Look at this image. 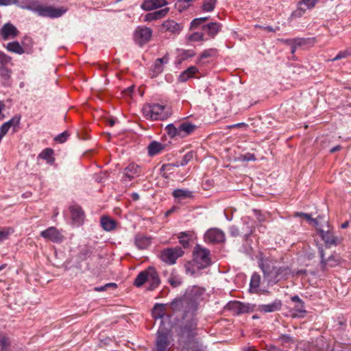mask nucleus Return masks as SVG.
I'll list each match as a JSON object with an SVG mask.
<instances>
[{"label":"nucleus","mask_w":351,"mask_h":351,"mask_svg":"<svg viewBox=\"0 0 351 351\" xmlns=\"http://www.w3.org/2000/svg\"><path fill=\"white\" fill-rule=\"evenodd\" d=\"M204 291L197 286L188 287L183 296L175 298L170 302V308L175 312L182 311V319L187 322L180 327L178 333L180 340L183 341H190L196 335L195 312Z\"/></svg>","instance_id":"nucleus-1"},{"label":"nucleus","mask_w":351,"mask_h":351,"mask_svg":"<svg viewBox=\"0 0 351 351\" xmlns=\"http://www.w3.org/2000/svg\"><path fill=\"white\" fill-rule=\"evenodd\" d=\"M145 282L149 283L147 288L149 291L154 290L160 285V280L158 274L154 267H149L141 271L135 278L134 285L136 287H141Z\"/></svg>","instance_id":"nucleus-2"},{"label":"nucleus","mask_w":351,"mask_h":351,"mask_svg":"<svg viewBox=\"0 0 351 351\" xmlns=\"http://www.w3.org/2000/svg\"><path fill=\"white\" fill-rule=\"evenodd\" d=\"M143 116L150 120H165L171 114V108L168 106L158 104H148L142 109Z\"/></svg>","instance_id":"nucleus-3"},{"label":"nucleus","mask_w":351,"mask_h":351,"mask_svg":"<svg viewBox=\"0 0 351 351\" xmlns=\"http://www.w3.org/2000/svg\"><path fill=\"white\" fill-rule=\"evenodd\" d=\"M276 263V261L268 258L259 260L258 265L263 272L264 280L268 284L274 285L279 280L278 276L281 268H278Z\"/></svg>","instance_id":"nucleus-4"},{"label":"nucleus","mask_w":351,"mask_h":351,"mask_svg":"<svg viewBox=\"0 0 351 351\" xmlns=\"http://www.w3.org/2000/svg\"><path fill=\"white\" fill-rule=\"evenodd\" d=\"M210 252L206 248L197 245L193 252V262L196 265L197 269H204L209 266L211 263L210 259Z\"/></svg>","instance_id":"nucleus-5"},{"label":"nucleus","mask_w":351,"mask_h":351,"mask_svg":"<svg viewBox=\"0 0 351 351\" xmlns=\"http://www.w3.org/2000/svg\"><path fill=\"white\" fill-rule=\"evenodd\" d=\"M184 251L181 247L176 246L175 247H167L162 250L160 254V258L167 265H172L176 263L178 258L182 256Z\"/></svg>","instance_id":"nucleus-6"},{"label":"nucleus","mask_w":351,"mask_h":351,"mask_svg":"<svg viewBox=\"0 0 351 351\" xmlns=\"http://www.w3.org/2000/svg\"><path fill=\"white\" fill-rule=\"evenodd\" d=\"M40 236L44 239L53 243H61L64 239V235L62 230H58L56 227L51 226L40 232Z\"/></svg>","instance_id":"nucleus-7"},{"label":"nucleus","mask_w":351,"mask_h":351,"mask_svg":"<svg viewBox=\"0 0 351 351\" xmlns=\"http://www.w3.org/2000/svg\"><path fill=\"white\" fill-rule=\"evenodd\" d=\"M152 36V30L147 27H138L134 34V39L136 43L140 46L148 43Z\"/></svg>","instance_id":"nucleus-8"},{"label":"nucleus","mask_w":351,"mask_h":351,"mask_svg":"<svg viewBox=\"0 0 351 351\" xmlns=\"http://www.w3.org/2000/svg\"><path fill=\"white\" fill-rule=\"evenodd\" d=\"M228 307L234 313L239 315L253 312L255 308V305L250 303H243L239 301H233L228 304Z\"/></svg>","instance_id":"nucleus-9"},{"label":"nucleus","mask_w":351,"mask_h":351,"mask_svg":"<svg viewBox=\"0 0 351 351\" xmlns=\"http://www.w3.org/2000/svg\"><path fill=\"white\" fill-rule=\"evenodd\" d=\"M204 238L207 242L219 243L225 241V234L218 228H210L206 232Z\"/></svg>","instance_id":"nucleus-10"},{"label":"nucleus","mask_w":351,"mask_h":351,"mask_svg":"<svg viewBox=\"0 0 351 351\" xmlns=\"http://www.w3.org/2000/svg\"><path fill=\"white\" fill-rule=\"evenodd\" d=\"M316 4L314 0H301L298 3L297 9L292 12L291 16L300 18L305 13L306 10L313 9Z\"/></svg>","instance_id":"nucleus-11"},{"label":"nucleus","mask_w":351,"mask_h":351,"mask_svg":"<svg viewBox=\"0 0 351 351\" xmlns=\"http://www.w3.org/2000/svg\"><path fill=\"white\" fill-rule=\"evenodd\" d=\"M37 10L40 16L50 18L60 17L66 12V10L63 8H55L51 6L39 7Z\"/></svg>","instance_id":"nucleus-12"},{"label":"nucleus","mask_w":351,"mask_h":351,"mask_svg":"<svg viewBox=\"0 0 351 351\" xmlns=\"http://www.w3.org/2000/svg\"><path fill=\"white\" fill-rule=\"evenodd\" d=\"M70 212L73 224L75 226L82 225L85 215L82 208L79 206H72L70 207Z\"/></svg>","instance_id":"nucleus-13"},{"label":"nucleus","mask_w":351,"mask_h":351,"mask_svg":"<svg viewBox=\"0 0 351 351\" xmlns=\"http://www.w3.org/2000/svg\"><path fill=\"white\" fill-rule=\"evenodd\" d=\"M19 34L17 29L11 23L5 24L0 29V34L3 40L15 38Z\"/></svg>","instance_id":"nucleus-14"},{"label":"nucleus","mask_w":351,"mask_h":351,"mask_svg":"<svg viewBox=\"0 0 351 351\" xmlns=\"http://www.w3.org/2000/svg\"><path fill=\"white\" fill-rule=\"evenodd\" d=\"M169 343L167 334L158 332L156 342V351H168Z\"/></svg>","instance_id":"nucleus-15"},{"label":"nucleus","mask_w":351,"mask_h":351,"mask_svg":"<svg viewBox=\"0 0 351 351\" xmlns=\"http://www.w3.org/2000/svg\"><path fill=\"white\" fill-rule=\"evenodd\" d=\"M197 125L189 121H184L178 126V136L184 138L188 135L192 134L196 129Z\"/></svg>","instance_id":"nucleus-16"},{"label":"nucleus","mask_w":351,"mask_h":351,"mask_svg":"<svg viewBox=\"0 0 351 351\" xmlns=\"http://www.w3.org/2000/svg\"><path fill=\"white\" fill-rule=\"evenodd\" d=\"M319 234L326 243V246H330L331 245H337V237L333 234L329 229L324 230L320 226L317 228Z\"/></svg>","instance_id":"nucleus-17"},{"label":"nucleus","mask_w":351,"mask_h":351,"mask_svg":"<svg viewBox=\"0 0 351 351\" xmlns=\"http://www.w3.org/2000/svg\"><path fill=\"white\" fill-rule=\"evenodd\" d=\"M167 4L166 0H145L141 5V8L145 11H150Z\"/></svg>","instance_id":"nucleus-18"},{"label":"nucleus","mask_w":351,"mask_h":351,"mask_svg":"<svg viewBox=\"0 0 351 351\" xmlns=\"http://www.w3.org/2000/svg\"><path fill=\"white\" fill-rule=\"evenodd\" d=\"M281 301L276 300L270 304L259 305L258 307V311L264 313H272L279 311L281 308Z\"/></svg>","instance_id":"nucleus-19"},{"label":"nucleus","mask_w":351,"mask_h":351,"mask_svg":"<svg viewBox=\"0 0 351 351\" xmlns=\"http://www.w3.org/2000/svg\"><path fill=\"white\" fill-rule=\"evenodd\" d=\"M162 27L167 32L173 34H178L182 30V26L174 21L173 20H167L163 22Z\"/></svg>","instance_id":"nucleus-20"},{"label":"nucleus","mask_w":351,"mask_h":351,"mask_svg":"<svg viewBox=\"0 0 351 351\" xmlns=\"http://www.w3.org/2000/svg\"><path fill=\"white\" fill-rule=\"evenodd\" d=\"M221 24L212 22L203 25L202 29L211 38H214L221 29Z\"/></svg>","instance_id":"nucleus-21"},{"label":"nucleus","mask_w":351,"mask_h":351,"mask_svg":"<svg viewBox=\"0 0 351 351\" xmlns=\"http://www.w3.org/2000/svg\"><path fill=\"white\" fill-rule=\"evenodd\" d=\"M195 54V51L192 49H178L176 63L180 64L183 61L189 58L193 57Z\"/></svg>","instance_id":"nucleus-22"},{"label":"nucleus","mask_w":351,"mask_h":351,"mask_svg":"<svg viewBox=\"0 0 351 351\" xmlns=\"http://www.w3.org/2000/svg\"><path fill=\"white\" fill-rule=\"evenodd\" d=\"M169 9L168 8H165L153 12H149L145 16L144 21H152L158 20L165 16L168 13Z\"/></svg>","instance_id":"nucleus-23"},{"label":"nucleus","mask_w":351,"mask_h":351,"mask_svg":"<svg viewBox=\"0 0 351 351\" xmlns=\"http://www.w3.org/2000/svg\"><path fill=\"white\" fill-rule=\"evenodd\" d=\"M100 223L102 228L107 232L114 230L117 226L116 221L108 216L101 217Z\"/></svg>","instance_id":"nucleus-24"},{"label":"nucleus","mask_w":351,"mask_h":351,"mask_svg":"<svg viewBox=\"0 0 351 351\" xmlns=\"http://www.w3.org/2000/svg\"><path fill=\"white\" fill-rule=\"evenodd\" d=\"M151 244L149 237L143 234H138L135 237V245L139 250L147 249Z\"/></svg>","instance_id":"nucleus-25"},{"label":"nucleus","mask_w":351,"mask_h":351,"mask_svg":"<svg viewBox=\"0 0 351 351\" xmlns=\"http://www.w3.org/2000/svg\"><path fill=\"white\" fill-rule=\"evenodd\" d=\"M169 57L168 55H165L163 58H158L156 60L154 64L152 67V71L154 73V75H158L159 73H162L163 71V66L162 65L164 64H167L169 62Z\"/></svg>","instance_id":"nucleus-26"},{"label":"nucleus","mask_w":351,"mask_h":351,"mask_svg":"<svg viewBox=\"0 0 351 351\" xmlns=\"http://www.w3.org/2000/svg\"><path fill=\"white\" fill-rule=\"evenodd\" d=\"M170 303L167 304L169 307ZM167 304H156L152 309V317L155 319H162L165 315V306Z\"/></svg>","instance_id":"nucleus-27"},{"label":"nucleus","mask_w":351,"mask_h":351,"mask_svg":"<svg viewBox=\"0 0 351 351\" xmlns=\"http://www.w3.org/2000/svg\"><path fill=\"white\" fill-rule=\"evenodd\" d=\"M198 72V69L195 66H191L181 73L179 76V81L186 82L189 79L193 77L195 73Z\"/></svg>","instance_id":"nucleus-28"},{"label":"nucleus","mask_w":351,"mask_h":351,"mask_svg":"<svg viewBox=\"0 0 351 351\" xmlns=\"http://www.w3.org/2000/svg\"><path fill=\"white\" fill-rule=\"evenodd\" d=\"M12 71L7 67L2 66L0 67V77L1 83L3 86H10Z\"/></svg>","instance_id":"nucleus-29"},{"label":"nucleus","mask_w":351,"mask_h":351,"mask_svg":"<svg viewBox=\"0 0 351 351\" xmlns=\"http://www.w3.org/2000/svg\"><path fill=\"white\" fill-rule=\"evenodd\" d=\"M178 239L184 248H188L191 245L192 234L190 232H182L178 234Z\"/></svg>","instance_id":"nucleus-30"},{"label":"nucleus","mask_w":351,"mask_h":351,"mask_svg":"<svg viewBox=\"0 0 351 351\" xmlns=\"http://www.w3.org/2000/svg\"><path fill=\"white\" fill-rule=\"evenodd\" d=\"M173 196L178 201L184 200L193 197L192 192L186 189H176L173 192Z\"/></svg>","instance_id":"nucleus-31"},{"label":"nucleus","mask_w":351,"mask_h":351,"mask_svg":"<svg viewBox=\"0 0 351 351\" xmlns=\"http://www.w3.org/2000/svg\"><path fill=\"white\" fill-rule=\"evenodd\" d=\"M138 169L139 167L137 165L133 163L130 164L125 169L124 175L129 179V180H131L138 173Z\"/></svg>","instance_id":"nucleus-32"},{"label":"nucleus","mask_w":351,"mask_h":351,"mask_svg":"<svg viewBox=\"0 0 351 351\" xmlns=\"http://www.w3.org/2000/svg\"><path fill=\"white\" fill-rule=\"evenodd\" d=\"M164 147L162 143L157 141H152L148 146V154L150 156H155L160 153Z\"/></svg>","instance_id":"nucleus-33"},{"label":"nucleus","mask_w":351,"mask_h":351,"mask_svg":"<svg viewBox=\"0 0 351 351\" xmlns=\"http://www.w3.org/2000/svg\"><path fill=\"white\" fill-rule=\"evenodd\" d=\"M53 151L52 149L47 148L44 149L39 155L38 158H40L45 160L48 164L52 165L54 162V158L53 156Z\"/></svg>","instance_id":"nucleus-34"},{"label":"nucleus","mask_w":351,"mask_h":351,"mask_svg":"<svg viewBox=\"0 0 351 351\" xmlns=\"http://www.w3.org/2000/svg\"><path fill=\"white\" fill-rule=\"evenodd\" d=\"M6 48L9 51L16 53L17 54H23L25 52L23 47L19 42L16 41L8 43Z\"/></svg>","instance_id":"nucleus-35"},{"label":"nucleus","mask_w":351,"mask_h":351,"mask_svg":"<svg viewBox=\"0 0 351 351\" xmlns=\"http://www.w3.org/2000/svg\"><path fill=\"white\" fill-rule=\"evenodd\" d=\"M217 0H205L202 3V9L204 12H212L216 5Z\"/></svg>","instance_id":"nucleus-36"},{"label":"nucleus","mask_w":351,"mask_h":351,"mask_svg":"<svg viewBox=\"0 0 351 351\" xmlns=\"http://www.w3.org/2000/svg\"><path fill=\"white\" fill-rule=\"evenodd\" d=\"M10 341L5 335H0V351H10Z\"/></svg>","instance_id":"nucleus-37"},{"label":"nucleus","mask_w":351,"mask_h":351,"mask_svg":"<svg viewBox=\"0 0 351 351\" xmlns=\"http://www.w3.org/2000/svg\"><path fill=\"white\" fill-rule=\"evenodd\" d=\"M168 282L173 287H177L181 285L182 282L181 278L174 273L171 274L168 278Z\"/></svg>","instance_id":"nucleus-38"},{"label":"nucleus","mask_w":351,"mask_h":351,"mask_svg":"<svg viewBox=\"0 0 351 351\" xmlns=\"http://www.w3.org/2000/svg\"><path fill=\"white\" fill-rule=\"evenodd\" d=\"M319 254H320L321 264H322V267L324 268H325L328 265H329L330 267L333 266V264L330 263V262L333 260L332 257L330 256L327 259H325L324 250L322 247H319Z\"/></svg>","instance_id":"nucleus-39"},{"label":"nucleus","mask_w":351,"mask_h":351,"mask_svg":"<svg viewBox=\"0 0 351 351\" xmlns=\"http://www.w3.org/2000/svg\"><path fill=\"white\" fill-rule=\"evenodd\" d=\"M191 1L189 0H178L176 3V8L179 12H182L191 6Z\"/></svg>","instance_id":"nucleus-40"},{"label":"nucleus","mask_w":351,"mask_h":351,"mask_svg":"<svg viewBox=\"0 0 351 351\" xmlns=\"http://www.w3.org/2000/svg\"><path fill=\"white\" fill-rule=\"evenodd\" d=\"M261 282V276L258 274H254L252 276L251 281H250V289H256Z\"/></svg>","instance_id":"nucleus-41"},{"label":"nucleus","mask_w":351,"mask_h":351,"mask_svg":"<svg viewBox=\"0 0 351 351\" xmlns=\"http://www.w3.org/2000/svg\"><path fill=\"white\" fill-rule=\"evenodd\" d=\"M165 130L168 135L171 138L178 136V127H176L172 123L167 125L165 128Z\"/></svg>","instance_id":"nucleus-42"},{"label":"nucleus","mask_w":351,"mask_h":351,"mask_svg":"<svg viewBox=\"0 0 351 351\" xmlns=\"http://www.w3.org/2000/svg\"><path fill=\"white\" fill-rule=\"evenodd\" d=\"M216 49H206L204 50L200 55L199 56V58L197 61V63H199L200 61L202 60V59H205V58H210V57H212V56H214L215 54H216Z\"/></svg>","instance_id":"nucleus-43"},{"label":"nucleus","mask_w":351,"mask_h":351,"mask_svg":"<svg viewBox=\"0 0 351 351\" xmlns=\"http://www.w3.org/2000/svg\"><path fill=\"white\" fill-rule=\"evenodd\" d=\"M13 232V230L10 228H0V243L7 239L8 237Z\"/></svg>","instance_id":"nucleus-44"},{"label":"nucleus","mask_w":351,"mask_h":351,"mask_svg":"<svg viewBox=\"0 0 351 351\" xmlns=\"http://www.w3.org/2000/svg\"><path fill=\"white\" fill-rule=\"evenodd\" d=\"M350 56H351V47L346 49L344 51H339L338 53V54L334 58H332L331 60L336 61V60H340L342 58H346Z\"/></svg>","instance_id":"nucleus-45"},{"label":"nucleus","mask_w":351,"mask_h":351,"mask_svg":"<svg viewBox=\"0 0 351 351\" xmlns=\"http://www.w3.org/2000/svg\"><path fill=\"white\" fill-rule=\"evenodd\" d=\"M296 215L298 216H303L307 220L313 222L315 224V226L317 227V228H318V227L319 226V219H321L319 217H318L317 219H313L311 217L310 215L304 213H298Z\"/></svg>","instance_id":"nucleus-46"},{"label":"nucleus","mask_w":351,"mask_h":351,"mask_svg":"<svg viewBox=\"0 0 351 351\" xmlns=\"http://www.w3.org/2000/svg\"><path fill=\"white\" fill-rule=\"evenodd\" d=\"M188 39L193 42L202 41L204 40V34L200 32H195L189 35Z\"/></svg>","instance_id":"nucleus-47"},{"label":"nucleus","mask_w":351,"mask_h":351,"mask_svg":"<svg viewBox=\"0 0 351 351\" xmlns=\"http://www.w3.org/2000/svg\"><path fill=\"white\" fill-rule=\"evenodd\" d=\"M20 120H21V117L16 115L14 117H12L10 120L5 122V123L8 124L7 125L9 126V128H10V127H12V126H13V127L17 126L20 123Z\"/></svg>","instance_id":"nucleus-48"},{"label":"nucleus","mask_w":351,"mask_h":351,"mask_svg":"<svg viewBox=\"0 0 351 351\" xmlns=\"http://www.w3.org/2000/svg\"><path fill=\"white\" fill-rule=\"evenodd\" d=\"M186 268V273L188 275L190 276H195V268H197L196 265L195 263L193 264L188 263L185 265Z\"/></svg>","instance_id":"nucleus-49"},{"label":"nucleus","mask_w":351,"mask_h":351,"mask_svg":"<svg viewBox=\"0 0 351 351\" xmlns=\"http://www.w3.org/2000/svg\"><path fill=\"white\" fill-rule=\"evenodd\" d=\"M193 154L191 152L186 154L180 161L181 166H185L193 158Z\"/></svg>","instance_id":"nucleus-50"},{"label":"nucleus","mask_w":351,"mask_h":351,"mask_svg":"<svg viewBox=\"0 0 351 351\" xmlns=\"http://www.w3.org/2000/svg\"><path fill=\"white\" fill-rule=\"evenodd\" d=\"M11 61V58L3 52H0V64L3 66Z\"/></svg>","instance_id":"nucleus-51"},{"label":"nucleus","mask_w":351,"mask_h":351,"mask_svg":"<svg viewBox=\"0 0 351 351\" xmlns=\"http://www.w3.org/2000/svg\"><path fill=\"white\" fill-rule=\"evenodd\" d=\"M279 339L281 341L282 343H293L294 341L291 336L287 335H282Z\"/></svg>","instance_id":"nucleus-52"},{"label":"nucleus","mask_w":351,"mask_h":351,"mask_svg":"<svg viewBox=\"0 0 351 351\" xmlns=\"http://www.w3.org/2000/svg\"><path fill=\"white\" fill-rule=\"evenodd\" d=\"M69 136V134L66 132H64L61 133L60 134L58 135L56 137H55V141H58L59 143H64L66 141L67 138Z\"/></svg>","instance_id":"nucleus-53"},{"label":"nucleus","mask_w":351,"mask_h":351,"mask_svg":"<svg viewBox=\"0 0 351 351\" xmlns=\"http://www.w3.org/2000/svg\"><path fill=\"white\" fill-rule=\"evenodd\" d=\"M241 160L243 161H251V160L254 161L256 160V157H255L254 154H253L247 153L241 156Z\"/></svg>","instance_id":"nucleus-54"},{"label":"nucleus","mask_w":351,"mask_h":351,"mask_svg":"<svg viewBox=\"0 0 351 351\" xmlns=\"http://www.w3.org/2000/svg\"><path fill=\"white\" fill-rule=\"evenodd\" d=\"M117 285L115 283H107L106 285L101 287H97L95 288L96 291H106L108 287H116Z\"/></svg>","instance_id":"nucleus-55"},{"label":"nucleus","mask_w":351,"mask_h":351,"mask_svg":"<svg viewBox=\"0 0 351 351\" xmlns=\"http://www.w3.org/2000/svg\"><path fill=\"white\" fill-rule=\"evenodd\" d=\"M294 309L296 312L300 313H306L304 302L300 303H297L294 307Z\"/></svg>","instance_id":"nucleus-56"},{"label":"nucleus","mask_w":351,"mask_h":351,"mask_svg":"<svg viewBox=\"0 0 351 351\" xmlns=\"http://www.w3.org/2000/svg\"><path fill=\"white\" fill-rule=\"evenodd\" d=\"M202 24V23L201 21H199V19L197 18L196 19H194L191 23V27L190 28L191 29H196L197 28L199 25H201Z\"/></svg>","instance_id":"nucleus-57"},{"label":"nucleus","mask_w":351,"mask_h":351,"mask_svg":"<svg viewBox=\"0 0 351 351\" xmlns=\"http://www.w3.org/2000/svg\"><path fill=\"white\" fill-rule=\"evenodd\" d=\"M8 124H5V123L1 126L0 128V134L5 136L6 133L8 132L10 128L7 125Z\"/></svg>","instance_id":"nucleus-58"},{"label":"nucleus","mask_w":351,"mask_h":351,"mask_svg":"<svg viewBox=\"0 0 351 351\" xmlns=\"http://www.w3.org/2000/svg\"><path fill=\"white\" fill-rule=\"evenodd\" d=\"M230 233L232 237H237L239 234V230L237 227L232 226L230 228Z\"/></svg>","instance_id":"nucleus-59"},{"label":"nucleus","mask_w":351,"mask_h":351,"mask_svg":"<svg viewBox=\"0 0 351 351\" xmlns=\"http://www.w3.org/2000/svg\"><path fill=\"white\" fill-rule=\"evenodd\" d=\"M23 45L24 47L28 46L29 48H31L32 46V39L29 38H25L24 40L23 41Z\"/></svg>","instance_id":"nucleus-60"},{"label":"nucleus","mask_w":351,"mask_h":351,"mask_svg":"<svg viewBox=\"0 0 351 351\" xmlns=\"http://www.w3.org/2000/svg\"><path fill=\"white\" fill-rule=\"evenodd\" d=\"M291 300L295 302L296 304L297 303H300V302H303V301L299 298L298 295H293L291 298Z\"/></svg>","instance_id":"nucleus-61"},{"label":"nucleus","mask_w":351,"mask_h":351,"mask_svg":"<svg viewBox=\"0 0 351 351\" xmlns=\"http://www.w3.org/2000/svg\"><path fill=\"white\" fill-rule=\"evenodd\" d=\"M242 126H246V124L244 123H239L234 124L232 125H228V128L230 129V128H239V127H242Z\"/></svg>","instance_id":"nucleus-62"},{"label":"nucleus","mask_w":351,"mask_h":351,"mask_svg":"<svg viewBox=\"0 0 351 351\" xmlns=\"http://www.w3.org/2000/svg\"><path fill=\"white\" fill-rule=\"evenodd\" d=\"M267 351H287V350H283L278 348L274 346H270L268 348Z\"/></svg>","instance_id":"nucleus-63"},{"label":"nucleus","mask_w":351,"mask_h":351,"mask_svg":"<svg viewBox=\"0 0 351 351\" xmlns=\"http://www.w3.org/2000/svg\"><path fill=\"white\" fill-rule=\"evenodd\" d=\"M341 149V147L340 145H337V146H335V147H332L330 149V153H335V152H336L337 151H339Z\"/></svg>","instance_id":"nucleus-64"}]
</instances>
